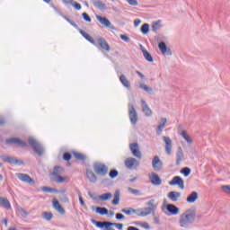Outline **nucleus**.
<instances>
[{"label":"nucleus","instance_id":"nucleus-30","mask_svg":"<svg viewBox=\"0 0 230 230\" xmlns=\"http://www.w3.org/2000/svg\"><path fill=\"white\" fill-rule=\"evenodd\" d=\"M0 206L4 209H12V204L6 198L0 197Z\"/></svg>","mask_w":230,"mask_h":230},{"label":"nucleus","instance_id":"nucleus-10","mask_svg":"<svg viewBox=\"0 0 230 230\" xmlns=\"http://www.w3.org/2000/svg\"><path fill=\"white\" fill-rule=\"evenodd\" d=\"M16 176L22 182H26V184H30V186H35V180L31 178L29 174L19 172Z\"/></svg>","mask_w":230,"mask_h":230},{"label":"nucleus","instance_id":"nucleus-39","mask_svg":"<svg viewBox=\"0 0 230 230\" xmlns=\"http://www.w3.org/2000/svg\"><path fill=\"white\" fill-rule=\"evenodd\" d=\"M181 137H183V139H185V141H187V143H189V145H191V143H193V139H191L186 130L181 131Z\"/></svg>","mask_w":230,"mask_h":230},{"label":"nucleus","instance_id":"nucleus-23","mask_svg":"<svg viewBox=\"0 0 230 230\" xmlns=\"http://www.w3.org/2000/svg\"><path fill=\"white\" fill-rule=\"evenodd\" d=\"M119 80L120 84H122L123 87H126V89H128V91H130V89H131L130 81H128V79H127V76H125V75H121L119 77Z\"/></svg>","mask_w":230,"mask_h":230},{"label":"nucleus","instance_id":"nucleus-50","mask_svg":"<svg viewBox=\"0 0 230 230\" xmlns=\"http://www.w3.org/2000/svg\"><path fill=\"white\" fill-rule=\"evenodd\" d=\"M127 3H128V4H130V6H137L138 3L137 0H126Z\"/></svg>","mask_w":230,"mask_h":230},{"label":"nucleus","instance_id":"nucleus-45","mask_svg":"<svg viewBox=\"0 0 230 230\" xmlns=\"http://www.w3.org/2000/svg\"><path fill=\"white\" fill-rule=\"evenodd\" d=\"M159 28H161V20L154 22L153 25H152L153 31H157V30H159Z\"/></svg>","mask_w":230,"mask_h":230},{"label":"nucleus","instance_id":"nucleus-56","mask_svg":"<svg viewBox=\"0 0 230 230\" xmlns=\"http://www.w3.org/2000/svg\"><path fill=\"white\" fill-rule=\"evenodd\" d=\"M52 204H53V208H55V209H57L60 206V203L57 199H54L52 201Z\"/></svg>","mask_w":230,"mask_h":230},{"label":"nucleus","instance_id":"nucleus-9","mask_svg":"<svg viewBox=\"0 0 230 230\" xmlns=\"http://www.w3.org/2000/svg\"><path fill=\"white\" fill-rule=\"evenodd\" d=\"M0 159H2L4 163H9V164H18V166H22V164H24L22 160H19L13 156L0 155Z\"/></svg>","mask_w":230,"mask_h":230},{"label":"nucleus","instance_id":"nucleus-38","mask_svg":"<svg viewBox=\"0 0 230 230\" xmlns=\"http://www.w3.org/2000/svg\"><path fill=\"white\" fill-rule=\"evenodd\" d=\"M140 31L141 33H143V35H146L149 33L150 31V24L148 23H144L141 28H140Z\"/></svg>","mask_w":230,"mask_h":230},{"label":"nucleus","instance_id":"nucleus-19","mask_svg":"<svg viewBox=\"0 0 230 230\" xmlns=\"http://www.w3.org/2000/svg\"><path fill=\"white\" fill-rule=\"evenodd\" d=\"M150 182L153 186H161L163 184V180L159 177V174L153 172L151 176H149Z\"/></svg>","mask_w":230,"mask_h":230},{"label":"nucleus","instance_id":"nucleus-58","mask_svg":"<svg viewBox=\"0 0 230 230\" xmlns=\"http://www.w3.org/2000/svg\"><path fill=\"white\" fill-rule=\"evenodd\" d=\"M136 74L141 78V80H145V75L141 73L140 71L137 70Z\"/></svg>","mask_w":230,"mask_h":230},{"label":"nucleus","instance_id":"nucleus-16","mask_svg":"<svg viewBox=\"0 0 230 230\" xmlns=\"http://www.w3.org/2000/svg\"><path fill=\"white\" fill-rule=\"evenodd\" d=\"M52 8L56 12V13H58V15H61V17H63V19H65V21H66V22H69V24H71V26H73L74 28H77L78 29V24H76L75 22H73L67 16L64 15V13H62V11H60V9H58L55 5H52Z\"/></svg>","mask_w":230,"mask_h":230},{"label":"nucleus","instance_id":"nucleus-42","mask_svg":"<svg viewBox=\"0 0 230 230\" xmlns=\"http://www.w3.org/2000/svg\"><path fill=\"white\" fill-rule=\"evenodd\" d=\"M180 172L182 173L184 177H190V174L191 173V169L190 167H183L181 169Z\"/></svg>","mask_w":230,"mask_h":230},{"label":"nucleus","instance_id":"nucleus-26","mask_svg":"<svg viewBox=\"0 0 230 230\" xmlns=\"http://www.w3.org/2000/svg\"><path fill=\"white\" fill-rule=\"evenodd\" d=\"M92 3L98 10H107V4L102 2V0H92Z\"/></svg>","mask_w":230,"mask_h":230},{"label":"nucleus","instance_id":"nucleus-47","mask_svg":"<svg viewBox=\"0 0 230 230\" xmlns=\"http://www.w3.org/2000/svg\"><path fill=\"white\" fill-rule=\"evenodd\" d=\"M82 17L84 19V21H85L86 22H91V16H89V14L87 13H82Z\"/></svg>","mask_w":230,"mask_h":230},{"label":"nucleus","instance_id":"nucleus-35","mask_svg":"<svg viewBox=\"0 0 230 230\" xmlns=\"http://www.w3.org/2000/svg\"><path fill=\"white\" fill-rule=\"evenodd\" d=\"M62 173H64V169L61 166L56 165L52 172L53 177H57V175H62Z\"/></svg>","mask_w":230,"mask_h":230},{"label":"nucleus","instance_id":"nucleus-25","mask_svg":"<svg viewBox=\"0 0 230 230\" xmlns=\"http://www.w3.org/2000/svg\"><path fill=\"white\" fill-rule=\"evenodd\" d=\"M181 161H184V153L182 152V147L180 146L176 153V166H179Z\"/></svg>","mask_w":230,"mask_h":230},{"label":"nucleus","instance_id":"nucleus-24","mask_svg":"<svg viewBox=\"0 0 230 230\" xmlns=\"http://www.w3.org/2000/svg\"><path fill=\"white\" fill-rule=\"evenodd\" d=\"M160 121L161 122L156 128L157 136H161V134H163V129L164 128V127H166V123H168V120L166 119V118H162Z\"/></svg>","mask_w":230,"mask_h":230},{"label":"nucleus","instance_id":"nucleus-13","mask_svg":"<svg viewBox=\"0 0 230 230\" xmlns=\"http://www.w3.org/2000/svg\"><path fill=\"white\" fill-rule=\"evenodd\" d=\"M96 19L97 21H99V22L101 24H102L103 26H105L106 28H111V30H116V27H114L111 23V21H109V19H107V17H103L101 15L96 14Z\"/></svg>","mask_w":230,"mask_h":230},{"label":"nucleus","instance_id":"nucleus-41","mask_svg":"<svg viewBox=\"0 0 230 230\" xmlns=\"http://www.w3.org/2000/svg\"><path fill=\"white\" fill-rule=\"evenodd\" d=\"M41 190L45 192V193H58V190L55 189V188H51V187H42Z\"/></svg>","mask_w":230,"mask_h":230},{"label":"nucleus","instance_id":"nucleus-44","mask_svg":"<svg viewBox=\"0 0 230 230\" xmlns=\"http://www.w3.org/2000/svg\"><path fill=\"white\" fill-rule=\"evenodd\" d=\"M68 4H72V6L75 8V10H82V4L75 2V0H70V2H68Z\"/></svg>","mask_w":230,"mask_h":230},{"label":"nucleus","instance_id":"nucleus-36","mask_svg":"<svg viewBox=\"0 0 230 230\" xmlns=\"http://www.w3.org/2000/svg\"><path fill=\"white\" fill-rule=\"evenodd\" d=\"M139 89H143L147 94H154V89L145 84H140Z\"/></svg>","mask_w":230,"mask_h":230},{"label":"nucleus","instance_id":"nucleus-8","mask_svg":"<svg viewBox=\"0 0 230 230\" xmlns=\"http://www.w3.org/2000/svg\"><path fill=\"white\" fill-rule=\"evenodd\" d=\"M6 145H9L12 146V145H16V146H21L22 148H26L28 146V144L24 141H22L21 138L18 137H11L7 138L5 140Z\"/></svg>","mask_w":230,"mask_h":230},{"label":"nucleus","instance_id":"nucleus-34","mask_svg":"<svg viewBox=\"0 0 230 230\" xmlns=\"http://www.w3.org/2000/svg\"><path fill=\"white\" fill-rule=\"evenodd\" d=\"M95 213H97L98 215H109V209L105 207H97L95 208Z\"/></svg>","mask_w":230,"mask_h":230},{"label":"nucleus","instance_id":"nucleus-1","mask_svg":"<svg viewBox=\"0 0 230 230\" xmlns=\"http://www.w3.org/2000/svg\"><path fill=\"white\" fill-rule=\"evenodd\" d=\"M197 217V212L194 209L189 208L180 216V227L188 229L194 222Z\"/></svg>","mask_w":230,"mask_h":230},{"label":"nucleus","instance_id":"nucleus-49","mask_svg":"<svg viewBox=\"0 0 230 230\" xmlns=\"http://www.w3.org/2000/svg\"><path fill=\"white\" fill-rule=\"evenodd\" d=\"M120 39L124 42H130V38L127 34H121Z\"/></svg>","mask_w":230,"mask_h":230},{"label":"nucleus","instance_id":"nucleus-63","mask_svg":"<svg viewBox=\"0 0 230 230\" xmlns=\"http://www.w3.org/2000/svg\"><path fill=\"white\" fill-rule=\"evenodd\" d=\"M127 230H140L139 228L136 227V226H128L127 228Z\"/></svg>","mask_w":230,"mask_h":230},{"label":"nucleus","instance_id":"nucleus-6","mask_svg":"<svg viewBox=\"0 0 230 230\" xmlns=\"http://www.w3.org/2000/svg\"><path fill=\"white\" fill-rule=\"evenodd\" d=\"M128 118L131 125H137L139 117L137 116V111H136V107L132 102H129L128 105Z\"/></svg>","mask_w":230,"mask_h":230},{"label":"nucleus","instance_id":"nucleus-17","mask_svg":"<svg viewBox=\"0 0 230 230\" xmlns=\"http://www.w3.org/2000/svg\"><path fill=\"white\" fill-rule=\"evenodd\" d=\"M125 165L128 170H132V168H137L139 166V161L136 158L129 157L125 161Z\"/></svg>","mask_w":230,"mask_h":230},{"label":"nucleus","instance_id":"nucleus-14","mask_svg":"<svg viewBox=\"0 0 230 230\" xmlns=\"http://www.w3.org/2000/svg\"><path fill=\"white\" fill-rule=\"evenodd\" d=\"M152 167L155 172H161L163 170V161L159 158V156L155 155L152 161Z\"/></svg>","mask_w":230,"mask_h":230},{"label":"nucleus","instance_id":"nucleus-33","mask_svg":"<svg viewBox=\"0 0 230 230\" xmlns=\"http://www.w3.org/2000/svg\"><path fill=\"white\" fill-rule=\"evenodd\" d=\"M73 155L77 161H82V163H85V161H87V155H85L84 154L73 152Z\"/></svg>","mask_w":230,"mask_h":230},{"label":"nucleus","instance_id":"nucleus-22","mask_svg":"<svg viewBox=\"0 0 230 230\" xmlns=\"http://www.w3.org/2000/svg\"><path fill=\"white\" fill-rule=\"evenodd\" d=\"M164 141L165 143V153L167 155H172V139H170V137H164Z\"/></svg>","mask_w":230,"mask_h":230},{"label":"nucleus","instance_id":"nucleus-51","mask_svg":"<svg viewBox=\"0 0 230 230\" xmlns=\"http://www.w3.org/2000/svg\"><path fill=\"white\" fill-rule=\"evenodd\" d=\"M57 211H58V213H60L61 215H66V209H64L61 205H59L57 208Z\"/></svg>","mask_w":230,"mask_h":230},{"label":"nucleus","instance_id":"nucleus-43","mask_svg":"<svg viewBox=\"0 0 230 230\" xmlns=\"http://www.w3.org/2000/svg\"><path fill=\"white\" fill-rule=\"evenodd\" d=\"M128 190L129 191V193H132V195H135L136 197L141 196V190H139L137 189H132V188L128 187Z\"/></svg>","mask_w":230,"mask_h":230},{"label":"nucleus","instance_id":"nucleus-59","mask_svg":"<svg viewBox=\"0 0 230 230\" xmlns=\"http://www.w3.org/2000/svg\"><path fill=\"white\" fill-rule=\"evenodd\" d=\"M141 226L142 227H144V229H150V225H148V223L146 222L143 223Z\"/></svg>","mask_w":230,"mask_h":230},{"label":"nucleus","instance_id":"nucleus-7","mask_svg":"<svg viewBox=\"0 0 230 230\" xmlns=\"http://www.w3.org/2000/svg\"><path fill=\"white\" fill-rule=\"evenodd\" d=\"M162 211L165 215H167V217H172V216L179 215L181 208H179V207L175 206L174 204L169 203L166 205L165 208H162Z\"/></svg>","mask_w":230,"mask_h":230},{"label":"nucleus","instance_id":"nucleus-31","mask_svg":"<svg viewBox=\"0 0 230 230\" xmlns=\"http://www.w3.org/2000/svg\"><path fill=\"white\" fill-rule=\"evenodd\" d=\"M179 197H181V192L179 191H171L168 193V199L172 202H177V200H179Z\"/></svg>","mask_w":230,"mask_h":230},{"label":"nucleus","instance_id":"nucleus-5","mask_svg":"<svg viewBox=\"0 0 230 230\" xmlns=\"http://www.w3.org/2000/svg\"><path fill=\"white\" fill-rule=\"evenodd\" d=\"M92 224L94 226L98 227V229L102 230H116L112 227V226H116V223L109 222V221H97L95 219H91Z\"/></svg>","mask_w":230,"mask_h":230},{"label":"nucleus","instance_id":"nucleus-12","mask_svg":"<svg viewBox=\"0 0 230 230\" xmlns=\"http://www.w3.org/2000/svg\"><path fill=\"white\" fill-rule=\"evenodd\" d=\"M170 186H179L181 190H184V180L181 176H174L171 181Z\"/></svg>","mask_w":230,"mask_h":230},{"label":"nucleus","instance_id":"nucleus-29","mask_svg":"<svg viewBox=\"0 0 230 230\" xmlns=\"http://www.w3.org/2000/svg\"><path fill=\"white\" fill-rule=\"evenodd\" d=\"M199 199V192L192 191L188 197H187V202L189 204H193V202H197Z\"/></svg>","mask_w":230,"mask_h":230},{"label":"nucleus","instance_id":"nucleus-2","mask_svg":"<svg viewBox=\"0 0 230 230\" xmlns=\"http://www.w3.org/2000/svg\"><path fill=\"white\" fill-rule=\"evenodd\" d=\"M155 199H150L146 203L147 208L137 209L138 211L137 212V217H148V215H152L157 209V205H155Z\"/></svg>","mask_w":230,"mask_h":230},{"label":"nucleus","instance_id":"nucleus-28","mask_svg":"<svg viewBox=\"0 0 230 230\" xmlns=\"http://www.w3.org/2000/svg\"><path fill=\"white\" fill-rule=\"evenodd\" d=\"M140 48L142 49L145 59L150 63L154 62V57H152V54H150V52H148V50H146V49H145L143 45H140Z\"/></svg>","mask_w":230,"mask_h":230},{"label":"nucleus","instance_id":"nucleus-40","mask_svg":"<svg viewBox=\"0 0 230 230\" xmlns=\"http://www.w3.org/2000/svg\"><path fill=\"white\" fill-rule=\"evenodd\" d=\"M110 199H112V193L111 192H107L99 196V200L106 201V200H110Z\"/></svg>","mask_w":230,"mask_h":230},{"label":"nucleus","instance_id":"nucleus-61","mask_svg":"<svg viewBox=\"0 0 230 230\" xmlns=\"http://www.w3.org/2000/svg\"><path fill=\"white\" fill-rule=\"evenodd\" d=\"M116 227H117L119 230H123V224H121V223H117V224H116Z\"/></svg>","mask_w":230,"mask_h":230},{"label":"nucleus","instance_id":"nucleus-57","mask_svg":"<svg viewBox=\"0 0 230 230\" xmlns=\"http://www.w3.org/2000/svg\"><path fill=\"white\" fill-rule=\"evenodd\" d=\"M141 24V20L140 19H136L134 21V26L135 28H137V26H139Z\"/></svg>","mask_w":230,"mask_h":230},{"label":"nucleus","instance_id":"nucleus-52","mask_svg":"<svg viewBox=\"0 0 230 230\" xmlns=\"http://www.w3.org/2000/svg\"><path fill=\"white\" fill-rule=\"evenodd\" d=\"M125 219V215L122 213H117L116 214V220H124Z\"/></svg>","mask_w":230,"mask_h":230},{"label":"nucleus","instance_id":"nucleus-3","mask_svg":"<svg viewBox=\"0 0 230 230\" xmlns=\"http://www.w3.org/2000/svg\"><path fill=\"white\" fill-rule=\"evenodd\" d=\"M28 144L31 146L33 152L37 154L40 157L44 155L46 149L40 145V143L37 142V139L33 137H29Z\"/></svg>","mask_w":230,"mask_h":230},{"label":"nucleus","instance_id":"nucleus-27","mask_svg":"<svg viewBox=\"0 0 230 230\" xmlns=\"http://www.w3.org/2000/svg\"><path fill=\"white\" fill-rule=\"evenodd\" d=\"M141 103H142V111L145 113V115L147 117L152 116V110L150 109V107H148V104H146V102L145 100H142Z\"/></svg>","mask_w":230,"mask_h":230},{"label":"nucleus","instance_id":"nucleus-15","mask_svg":"<svg viewBox=\"0 0 230 230\" xmlns=\"http://www.w3.org/2000/svg\"><path fill=\"white\" fill-rule=\"evenodd\" d=\"M97 44L100 47L101 51H111V46H109L105 38H98Z\"/></svg>","mask_w":230,"mask_h":230},{"label":"nucleus","instance_id":"nucleus-4","mask_svg":"<svg viewBox=\"0 0 230 230\" xmlns=\"http://www.w3.org/2000/svg\"><path fill=\"white\" fill-rule=\"evenodd\" d=\"M93 172L101 177H105L109 173V167L105 164L95 162L93 164Z\"/></svg>","mask_w":230,"mask_h":230},{"label":"nucleus","instance_id":"nucleus-54","mask_svg":"<svg viewBox=\"0 0 230 230\" xmlns=\"http://www.w3.org/2000/svg\"><path fill=\"white\" fill-rule=\"evenodd\" d=\"M222 190H223L226 193H229V194H230V185H223V186H222Z\"/></svg>","mask_w":230,"mask_h":230},{"label":"nucleus","instance_id":"nucleus-48","mask_svg":"<svg viewBox=\"0 0 230 230\" xmlns=\"http://www.w3.org/2000/svg\"><path fill=\"white\" fill-rule=\"evenodd\" d=\"M71 157L72 155H70V153H64L63 154V159L64 161H71Z\"/></svg>","mask_w":230,"mask_h":230},{"label":"nucleus","instance_id":"nucleus-64","mask_svg":"<svg viewBox=\"0 0 230 230\" xmlns=\"http://www.w3.org/2000/svg\"><path fill=\"white\" fill-rule=\"evenodd\" d=\"M106 215H108V217H114V211L108 210V214Z\"/></svg>","mask_w":230,"mask_h":230},{"label":"nucleus","instance_id":"nucleus-32","mask_svg":"<svg viewBox=\"0 0 230 230\" xmlns=\"http://www.w3.org/2000/svg\"><path fill=\"white\" fill-rule=\"evenodd\" d=\"M122 213H125V215H137V213L139 212V210L133 208H125L121 209Z\"/></svg>","mask_w":230,"mask_h":230},{"label":"nucleus","instance_id":"nucleus-55","mask_svg":"<svg viewBox=\"0 0 230 230\" xmlns=\"http://www.w3.org/2000/svg\"><path fill=\"white\" fill-rule=\"evenodd\" d=\"M111 179H116V169H112L109 173Z\"/></svg>","mask_w":230,"mask_h":230},{"label":"nucleus","instance_id":"nucleus-20","mask_svg":"<svg viewBox=\"0 0 230 230\" xmlns=\"http://www.w3.org/2000/svg\"><path fill=\"white\" fill-rule=\"evenodd\" d=\"M77 30L79 31V33L82 34V36L84 37V39H85L86 40H88V42H90L91 44H93V46H98L96 45V41H94V38L92 37L91 35L87 34V32H85V31L79 29L78 25H77Z\"/></svg>","mask_w":230,"mask_h":230},{"label":"nucleus","instance_id":"nucleus-18","mask_svg":"<svg viewBox=\"0 0 230 230\" xmlns=\"http://www.w3.org/2000/svg\"><path fill=\"white\" fill-rule=\"evenodd\" d=\"M158 49H160L162 55H167V57L172 56V49H168V46L164 41H161L158 44Z\"/></svg>","mask_w":230,"mask_h":230},{"label":"nucleus","instance_id":"nucleus-46","mask_svg":"<svg viewBox=\"0 0 230 230\" xmlns=\"http://www.w3.org/2000/svg\"><path fill=\"white\" fill-rule=\"evenodd\" d=\"M54 181L58 183L66 182V178L62 177L61 175L54 176Z\"/></svg>","mask_w":230,"mask_h":230},{"label":"nucleus","instance_id":"nucleus-60","mask_svg":"<svg viewBox=\"0 0 230 230\" xmlns=\"http://www.w3.org/2000/svg\"><path fill=\"white\" fill-rule=\"evenodd\" d=\"M154 224L159 225L161 224L160 220H159V217H154Z\"/></svg>","mask_w":230,"mask_h":230},{"label":"nucleus","instance_id":"nucleus-53","mask_svg":"<svg viewBox=\"0 0 230 230\" xmlns=\"http://www.w3.org/2000/svg\"><path fill=\"white\" fill-rule=\"evenodd\" d=\"M119 190H116V206H118L119 204Z\"/></svg>","mask_w":230,"mask_h":230},{"label":"nucleus","instance_id":"nucleus-21","mask_svg":"<svg viewBox=\"0 0 230 230\" xmlns=\"http://www.w3.org/2000/svg\"><path fill=\"white\" fill-rule=\"evenodd\" d=\"M86 178L88 179L89 182H92L93 184L98 181V177L91 169H86Z\"/></svg>","mask_w":230,"mask_h":230},{"label":"nucleus","instance_id":"nucleus-11","mask_svg":"<svg viewBox=\"0 0 230 230\" xmlns=\"http://www.w3.org/2000/svg\"><path fill=\"white\" fill-rule=\"evenodd\" d=\"M129 149L134 157H137V159H141V157H143V155L139 150V144L136 142L129 144Z\"/></svg>","mask_w":230,"mask_h":230},{"label":"nucleus","instance_id":"nucleus-37","mask_svg":"<svg viewBox=\"0 0 230 230\" xmlns=\"http://www.w3.org/2000/svg\"><path fill=\"white\" fill-rule=\"evenodd\" d=\"M41 217L43 220H46L47 222H50V220L53 219V213L45 211V212H42Z\"/></svg>","mask_w":230,"mask_h":230},{"label":"nucleus","instance_id":"nucleus-62","mask_svg":"<svg viewBox=\"0 0 230 230\" xmlns=\"http://www.w3.org/2000/svg\"><path fill=\"white\" fill-rule=\"evenodd\" d=\"M79 202L81 206H85V201H84V198H82V196H79Z\"/></svg>","mask_w":230,"mask_h":230}]
</instances>
